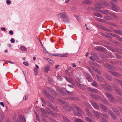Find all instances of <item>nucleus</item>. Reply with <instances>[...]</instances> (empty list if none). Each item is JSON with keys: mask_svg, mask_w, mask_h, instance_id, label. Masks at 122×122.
<instances>
[{"mask_svg": "<svg viewBox=\"0 0 122 122\" xmlns=\"http://www.w3.org/2000/svg\"><path fill=\"white\" fill-rule=\"evenodd\" d=\"M61 103L62 104V105L64 107H65L67 105L68 103L66 102H61Z\"/></svg>", "mask_w": 122, "mask_h": 122, "instance_id": "nucleus-45", "label": "nucleus"}, {"mask_svg": "<svg viewBox=\"0 0 122 122\" xmlns=\"http://www.w3.org/2000/svg\"><path fill=\"white\" fill-rule=\"evenodd\" d=\"M6 3L7 5H10L11 3V1L9 0H7Z\"/></svg>", "mask_w": 122, "mask_h": 122, "instance_id": "nucleus-55", "label": "nucleus"}, {"mask_svg": "<svg viewBox=\"0 0 122 122\" xmlns=\"http://www.w3.org/2000/svg\"><path fill=\"white\" fill-rule=\"evenodd\" d=\"M107 79H108L109 81H111L112 79V77L109 75L107 74L105 75V76Z\"/></svg>", "mask_w": 122, "mask_h": 122, "instance_id": "nucleus-25", "label": "nucleus"}, {"mask_svg": "<svg viewBox=\"0 0 122 122\" xmlns=\"http://www.w3.org/2000/svg\"><path fill=\"white\" fill-rule=\"evenodd\" d=\"M57 79L60 80H61V77L59 75H58L57 76Z\"/></svg>", "mask_w": 122, "mask_h": 122, "instance_id": "nucleus-57", "label": "nucleus"}, {"mask_svg": "<svg viewBox=\"0 0 122 122\" xmlns=\"http://www.w3.org/2000/svg\"><path fill=\"white\" fill-rule=\"evenodd\" d=\"M104 66L107 68H111L112 67L111 65H110L108 64H106L104 65Z\"/></svg>", "mask_w": 122, "mask_h": 122, "instance_id": "nucleus-38", "label": "nucleus"}, {"mask_svg": "<svg viewBox=\"0 0 122 122\" xmlns=\"http://www.w3.org/2000/svg\"><path fill=\"white\" fill-rule=\"evenodd\" d=\"M86 111L88 116L90 117H92V114L91 112L89 110L86 109Z\"/></svg>", "mask_w": 122, "mask_h": 122, "instance_id": "nucleus-20", "label": "nucleus"}, {"mask_svg": "<svg viewBox=\"0 0 122 122\" xmlns=\"http://www.w3.org/2000/svg\"><path fill=\"white\" fill-rule=\"evenodd\" d=\"M110 15H111L115 19H117V15L115 14L114 13H112L111 11V13L110 14Z\"/></svg>", "mask_w": 122, "mask_h": 122, "instance_id": "nucleus-30", "label": "nucleus"}, {"mask_svg": "<svg viewBox=\"0 0 122 122\" xmlns=\"http://www.w3.org/2000/svg\"><path fill=\"white\" fill-rule=\"evenodd\" d=\"M71 99L72 100H74L76 101V100H78L79 99V98L78 97H72L71 98Z\"/></svg>", "mask_w": 122, "mask_h": 122, "instance_id": "nucleus-39", "label": "nucleus"}, {"mask_svg": "<svg viewBox=\"0 0 122 122\" xmlns=\"http://www.w3.org/2000/svg\"><path fill=\"white\" fill-rule=\"evenodd\" d=\"M88 90L90 92H94L97 93L98 92V90L95 89H92L90 87H89L88 88Z\"/></svg>", "mask_w": 122, "mask_h": 122, "instance_id": "nucleus-17", "label": "nucleus"}, {"mask_svg": "<svg viewBox=\"0 0 122 122\" xmlns=\"http://www.w3.org/2000/svg\"><path fill=\"white\" fill-rule=\"evenodd\" d=\"M75 122H84L81 119L77 118L75 120Z\"/></svg>", "mask_w": 122, "mask_h": 122, "instance_id": "nucleus-44", "label": "nucleus"}, {"mask_svg": "<svg viewBox=\"0 0 122 122\" xmlns=\"http://www.w3.org/2000/svg\"><path fill=\"white\" fill-rule=\"evenodd\" d=\"M66 80L69 83H73L74 82L73 79L71 78H67L66 77H64Z\"/></svg>", "mask_w": 122, "mask_h": 122, "instance_id": "nucleus-13", "label": "nucleus"}, {"mask_svg": "<svg viewBox=\"0 0 122 122\" xmlns=\"http://www.w3.org/2000/svg\"><path fill=\"white\" fill-rule=\"evenodd\" d=\"M19 118L18 119L17 121V122H22L23 121V117L21 116L19 117Z\"/></svg>", "mask_w": 122, "mask_h": 122, "instance_id": "nucleus-27", "label": "nucleus"}, {"mask_svg": "<svg viewBox=\"0 0 122 122\" xmlns=\"http://www.w3.org/2000/svg\"><path fill=\"white\" fill-rule=\"evenodd\" d=\"M92 85L96 87L97 86V84L96 82L95 81H94V82L92 83Z\"/></svg>", "mask_w": 122, "mask_h": 122, "instance_id": "nucleus-46", "label": "nucleus"}, {"mask_svg": "<svg viewBox=\"0 0 122 122\" xmlns=\"http://www.w3.org/2000/svg\"><path fill=\"white\" fill-rule=\"evenodd\" d=\"M87 68L88 69V70H89V71L90 72L91 74L93 76H94L93 73L91 71V69L89 67H88Z\"/></svg>", "mask_w": 122, "mask_h": 122, "instance_id": "nucleus-48", "label": "nucleus"}, {"mask_svg": "<svg viewBox=\"0 0 122 122\" xmlns=\"http://www.w3.org/2000/svg\"><path fill=\"white\" fill-rule=\"evenodd\" d=\"M40 110L41 112H43L44 113H46V110L44 108H41L40 109Z\"/></svg>", "mask_w": 122, "mask_h": 122, "instance_id": "nucleus-49", "label": "nucleus"}, {"mask_svg": "<svg viewBox=\"0 0 122 122\" xmlns=\"http://www.w3.org/2000/svg\"><path fill=\"white\" fill-rule=\"evenodd\" d=\"M112 109L113 112L117 115L119 116L120 115V113L118 110L114 107H112Z\"/></svg>", "mask_w": 122, "mask_h": 122, "instance_id": "nucleus-12", "label": "nucleus"}, {"mask_svg": "<svg viewBox=\"0 0 122 122\" xmlns=\"http://www.w3.org/2000/svg\"><path fill=\"white\" fill-rule=\"evenodd\" d=\"M48 91L50 93L54 96H55L56 94V92L53 89L49 87L47 88Z\"/></svg>", "mask_w": 122, "mask_h": 122, "instance_id": "nucleus-8", "label": "nucleus"}, {"mask_svg": "<svg viewBox=\"0 0 122 122\" xmlns=\"http://www.w3.org/2000/svg\"><path fill=\"white\" fill-rule=\"evenodd\" d=\"M102 3V1L101 2V3H98L97 4V7H95V10L98 11V10H97V8L100 9L101 8H103L102 5L103 3Z\"/></svg>", "mask_w": 122, "mask_h": 122, "instance_id": "nucleus-7", "label": "nucleus"}, {"mask_svg": "<svg viewBox=\"0 0 122 122\" xmlns=\"http://www.w3.org/2000/svg\"><path fill=\"white\" fill-rule=\"evenodd\" d=\"M102 2L103 4L107 7H109L110 5L108 3L103 1H102Z\"/></svg>", "mask_w": 122, "mask_h": 122, "instance_id": "nucleus-42", "label": "nucleus"}, {"mask_svg": "<svg viewBox=\"0 0 122 122\" xmlns=\"http://www.w3.org/2000/svg\"><path fill=\"white\" fill-rule=\"evenodd\" d=\"M101 121L102 122H109L107 121L104 118H103L102 119Z\"/></svg>", "mask_w": 122, "mask_h": 122, "instance_id": "nucleus-50", "label": "nucleus"}, {"mask_svg": "<svg viewBox=\"0 0 122 122\" xmlns=\"http://www.w3.org/2000/svg\"><path fill=\"white\" fill-rule=\"evenodd\" d=\"M23 64L27 66H28L29 65L28 62L27 61L25 62H23Z\"/></svg>", "mask_w": 122, "mask_h": 122, "instance_id": "nucleus-54", "label": "nucleus"}, {"mask_svg": "<svg viewBox=\"0 0 122 122\" xmlns=\"http://www.w3.org/2000/svg\"><path fill=\"white\" fill-rule=\"evenodd\" d=\"M100 28L101 29H102V30H105V31H108L109 32H111V30H110L107 29L106 28L104 27L103 26H100Z\"/></svg>", "mask_w": 122, "mask_h": 122, "instance_id": "nucleus-26", "label": "nucleus"}, {"mask_svg": "<svg viewBox=\"0 0 122 122\" xmlns=\"http://www.w3.org/2000/svg\"><path fill=\"white\" fill-rule=\"evenodd\" d=\"M67 18H64L63 19V20L64 22L65 23H67L69 22V19H68V17L67 16Z\"/></svg>", "mask_w": 122, "mask_h": 122, "instance_id": "nucleus-33", "label": "nucleus"}, {"mask_svg": "<svg viewBox=\"0 0 122 122\" xmlns=\"http://www.w3.org/2000/svg\"><path fill=\"white\" fill-rule=\"evenodd\" d=\"M74 114L75 115L79 116L81 117L82 116L81 114L80 113L77 112H74Z\"/></svg>", "mask_w": 122, "mask_h": 122, "instance_id": "nucleus-40", "label": "nucleus"}, {"mask_svg": "<svg viewBox=\"0 0 122 122\" xmlns=\"http://www.w3.org/2000/svg\"><path fill=\"white\" fill-rule=\"evenodd\" d=\"M82 3L84 4H90L92 3V2L91 1L85 0L83 1Z\"/></svg>", "mask_w": 122, "mask_h": 122, "instance_id": "nucleus-21", "label": "nucleus"}, {"mask_svg": "<svg viewBox=\"0 0 122 122\" xmlns=\"http://www.w3.org/2000/svg\"><path fill=\"white\" fill-rule=\"evenodd\" d=\"M99 11L105 15H110L111 13V11L108 10H99Z\"/></svg>", "mask_w": 122, "mask_h": 122, "instance_id": "nucleus-5", "label": "nucleus"}, {"mask_svg": "<svg viewBox=\"0 0 122 122\" xmlns=\"http://www.w3.org/2000/svg\"><path fill=\"white\" fill-rule=\"evenodd\" d=\"M96 49L97 50L101 51H105L104 49L102 47L98 46L96 47Z\"/></svg>", "mask_w": 122, "mask_h": 122, "instance_id": "nucleus-18", "label": "nucleus"}, {"mask_svg": "<svg viewBox=\"0 0 122 122\" xmlns=\"http://www.w3.org/2000/svg\"><path fill=\"white\" fill-rule=\"evenodd\" d=\"M76 108L77 110V111L81 112V110L78 107H76Z\"/></svg>", "mask_w": 122, "mask_h": 122, "instance_id": "nucleus-58", "label": "nucleus"}, {"mask_svg": "<svg viewBox=\"0 0 122 122\" xmlns=\"http://www.w3.org/2000/svg\"><path fill=\"white\" fill-rule=\"evenodd\" d=\"M110 3L112 5V9L113 10L116 12H118L119 11V8L118 6L113 2H112Z\"/></svg>", "mask_w": 122, "mask_h": 122, "instance_id": "nucleus-2", "label": "nucleus"}, {"mask_svg": "<svg viewBox=\"0 0 122 122\" xmlns=\"http://www.w3.org/2000/svg\"><path fill=\"white\" fill-rule=\"evenodd\" d=\"M86 120L88 121L89 122H93L92 120L89 118L87 117H86L85 118Z\"/></svg>", "mask_w": 122, "mask_h": 122, "instance_id": "nucleus-41", "label": "nucleus"}, {"mask_svg": "<svg viewBox=\"0 0 122 122\" xmlns=\"http://www.w3.org/2000/svg\"><path fill=\"white\" fill-rule=\"evenodd\" d=\"M110 35L112 36H113V37H116V38H117V37H118V36L117 35H116L115 34H113L112 33H110Z\"/></svg>", "mask_w": 122, "mask_h": 122, "instance_id": "nucleus-47", "label": "nucleus"}, {"mask_svg": "<svg viewBox=\"0 0 122 122\" xmlns=\"http://www.w3.org/2000/svg\"><path fill=\"white\" fill-rule=\"evenodd\" d=\"M85 76L86 78L89 81H91L92 78L89 75L86 74Z\"/></svg>", "mask_w": 122, "mask_h": 122, "instance_id": "nucleus-19", "label": "nucleus"}, {"mask_svg": "<svg viewBox=\"0 0 122 122\" xmlns=\"http://www.w3.org/2000/svg\"><path fill=\"white\" fill-rule=\"evenodd\" d=\"M76 84L77 86L81 89H84L86 88V87L85 86L81 84H79L77 82Z\"/></svg>", "mask_w": 122, "mask_h": 122, "instance_id": "nucleus-14", "label": "nucleus"}, {"mask_svg": "<svg viewBox=\"0 0 122 122\" xmlns=\"http://www.w3.org/2000/svg\"><path fill=\"white\" fill-rule=\"evenodd\" d=\"M57 17L59 18H61L63 19L64 18H67V16L66 15L65 10H62L60 13L58 14L57 15Z\"/></svg>", "mask_w": 122, "mask_h": 122, "instance_id": "nucleus-1", "label": "nucleus"}, {"mask_svg": "<svg viewBox=\"0 0 122 122\" xmlns=\"http://www.w3.org/2000/svg\"><path fill=\"white\" fill-rule=\"evenodd\" d=\"M9 33L10 34L12 35L13 34V32L12 30H10L9 32Z\"/></svg>", "mask_w": 122, "mask_h": 122, "instance_id": "nucleus-63", "label": "nucleus"}, {"mask_svg": "<svg viewBox=\"0 0 122 122\" xmlns=\"http://www.w3.org/2000/svg\"><path fill=\"white\" fill-rule=\"evenodd\" d=\"M46 79L49 81H51V78L48 77L47 76L46 77Z\"/></svg>", "mask_w": 122, "mask_h": 122, "instance_id": "nucleus-53", "label": "nucleus"}, {"mask_svg": "<svg viewBox=\"0 0 122 122\" xmlns=\"http://www.w3.org/2000/svg\"><path fill=\"white\" fill-rule=\"evenodd\" d=\"M105 94L107 97H109L110 98L111 102H114L115 101V99L113 98L112 96L110 94L107 92H106Z\"/></svg>", "mask_w": 122, "mask_h": 122, "instance_id": "nucleus-3", "label": "nucleus"}, {"mask_svg": "<svg viewBox=\"0 0 122 122\" xmlns=\"http://www.w3.org/2000/svg\"><path fill=\"white\" fill-rule=\"evenodd\" d=\"M46 60L49 63L51 64H53L54 62L53 61L49 58H46Z\"/></svg>", "mask_w": 122, "mask_h": 122, "instance_id": "nucleus-34", "label": "nucleus"}, {"mask_svg": "<svg viewBox=\"0 0 122 122\" xmlns=\"http://www.w3.org/2000/svg\"><path fill=\"white\" fill-rule=\"evenodd\" d=\"M50 66L49 65H47L45 66L43 68V71L44 72L48 73L50 70Z\"/></svg>", "mask_w": 122, "mask_h": 122, "instance_id": "nucleus-6", "label": "nucleus"}, {"mask_svg": "<svg viewBox=\"0 0 122 122\" xmlns=\"http://www.w3.org/2000/svg\"><path fill=\"white\" fill-rule=\"evenodd\" d=\"M34 73L35 75H37L38 73V71L37 69H36V68H34L33 69Z\"/></svg>", "mask_w": 122, "mask_h": 122, "instance_id": "nucleus-37", "label": "nucleus"}, {"mask_svg": "<svg viewBox=\"0 0 122 122\" xmlns=\"http://www.w3.org/2000/svg\"><path fill=\"white\" fill-rule=\"evenodd\" d=\"M91 104L95 109L98 110L99 109V107L95 102H91Z\"/></svg>", "mask_w": 122, "mask_h": 122, "instance_id": "nucleus-10", "label": "nucleus"}, {"mask_svg": "<svg viewBox=\"0 0 122 122\" xmlns=\"http://www.w3.org/2000/svg\"><path fill=\"white\" fill-rule=\"evenodd\" d=\"M97 77L98 80L99 81H103L104 80V79L102 76L97 75Z\"/></svg>", "mask_w": 122, "mask_h": 122, "instance_id": "nucleus-24", "label": "nucleus"}, {"mask_svg": "<svg viewBox=\"0 0 122 122\" xmlns=\"http://www.w3.org/2000/svg\"><path fill=\"white\" fill-rule=\"evenodd\" d=\"M27 51V48L25 46H23V51Z\"/></svg>", "mask_w": 122, "mask_h": 122, "instance_id": "nucleus-64", "label": "nucleus"}, {"mask_svg": "<svg viewBox=\"0 0 122 122\" xmlns=\"http://www.w3.org/2000/svg\"><path fill=\"white\" fill-rule=\"evenodd\" d=\"M43 92L45 95L49 99L52 98V97L50 96L45 90H44Z\"/></svg>", "mask_w": 122, "mask_h": 122, "instance_id": "nucleus-15", "label": "nucleus"}, {"mask_svg": "<svg viewBox=\"0 0 122 122\" xmlns=\"http://www.w3.org/2000/svg\"><path fill=\"white\" fill-rule=\"evenodd\" d=\"M92 112L97 118H98L99 116L101 115V113L99 112L95 111L94 110H92Z\"/></svg>", "mask_w": 122, "mask_h": 122, "instance_id": "nucleus-4", "label": "nucleus"}, {"mask_svg": "<svg viewBox=\"0 0 122 122\" xmlns=\"http://www.w3.org/2000/svg\"><path fill=\"white\" fill-rule=\"evenodd\" d=\"M114 33H117L118 34L121 35L122 34V32L119 30H113Z\"/></svg>", "mask_w": 122, "mask_h": 122, "instance_id": "nucleus-32", "label": "nucleus"}, {"mask_svg": "<svg viewBox=\"0 0 122 122\" xmlns=\"http://www.w3.org/2000/svg\"><path fill=\"white\" fill-rule=\"evenodd\" d=\"M36 119L37 120L39 121L40 120L39 119V117L38 115L37 114H36Z\"/></svg>", "mask_w": 122, "mask_h": 122, "instance_id": "nucleus-59", "label": "nucleus"}, {"mask_svg": "<svg viewBox=\"0 0 122 122\" xmlns=\"http://www.w3.org/2000/svg\"><path fill=\"white\" fill-rule=\"evenodd\" d=\"M10 41L12 43H14L15 42V40L13 38H12L10 40Z\"/></svg>", "mask_w": 122, "mask_h": 122, "instance_id": "nucleus-62", "label": "nucleus"}, {"mask_svg": "<svg viewBox=\"0 0 122 122\" xmlns=\"http://www.w3.org/2000/svg\"><path fill=\"white\" fill-rule=\"evenodd\" d=\"M97 17L101 18L102 17V16L100 13H96L94 14Z\"/></svg>", "mask_w": 122, "mask_h": 122, "instance_id": "nucleus-35", "label": "nucleus"}, {"mask_svg": "<svg viewBox=\"0 0 122 122\" xmlns=\"http://www.w3.org/2000/svg\"><path fill=\"white\" fill-rule=\"evenodd\" d=\"M100 105L101 106V108H102V110L104 111H106L107 110V108L106 106L101 104H100Z\"/></svg>", "mask_w": 122, "mask_h": 122, "instance_id": "nucleus-22", "label": "nucleus"}, {"mask_svg": "<svg viewBox=\"0 0 122 122\" xmlns=\"http://www.w3.org/2000/svg\"><path fill=\"white\" fill-rule=\"evenodd\" d=\"M44 52V53H48L47 51L46 50V49L44 48L43 49Z\"/></svg>", "mask_w": 122, "mask_h": 122, "instance_id": "nucleus-61", "label": "nucleus"}, {"mask_svg": "<svg viewBox=\"0 0 122 122\" xmlns=\"http://www.w3.org/2000/svg\"><path fill=\"white\" fill-rule=\"evenodd\" d=\"M114 87L115 89V91L118 94L120 95L122 93L121 92L120 90L117 86H114Z\"/></svg>", "mask_w": 122, "mask_h": 122, "instance_id": "nucleus-16", "label": "nucleus"}, {"mask_svg": "<svg viewBox=\"0 0 122 122\" xmlns=\"http://www.w3.org/2000/svg\"><path fill=\"white\" fill-rule=\"evenodd\" d=\"M111 73L112 75L115 76H119L120 75V74L115 72H111Z\"/></svg>", "mask_w": 122, "mask_h": 122, "instance_id": "nucleus-29", "label": "nucleus"}, {"mask_svg": "<svg viewBox=\"0 0 122 122\" xmlns=\"http://www.w3.org/2000/svg\"><path fill=\"white\" fill-rule=\"evenodd\" d=\"M117 82L119 83L122 86V81L117 79L116 80Z\"/></svg>", "mask_w": 122, "mask_h": 122, "instance_id": "nucleus-56", "label": "nucleus"}, {"mask_svg": "<svg viewBox=\"0 0 122 122\" xmlns=\"http://www.w3.org/2000/svg\"><path fill=\"white\" fill-rule=\"evenodd\" d=\"M69 53H66L61 54L60 56V57H66L69 55Z\"/></svg>", "mask_w": 122, "mask_h": 122, "instance_id": "nucleus-23", "label": "nucleus"}, {"mask_svg": "<svg viewBox=\"0 0 122 122\" xmlns=\"http://www.w3.org/2000/svg\"><path fill=\"white\" fill-rule=\"evenodd\" d=\"M62 118L64 120V122H71L70 120H68L66 117L63 116Z\"/></svg>", "mask_w": 122, "mask_h": 122, "instance_id": "nucleus-31", "label": "nucleus"}, {"mask_svg": "<svg viewBox=\"0 0 122 122\" xmlns=\"http://www.w3.org/2000/svg\"><path fill=\"white\" fill-rule=\"evenodd\" d=\"M104 18L108 20H110L112 19V18L109 16H106L104 17Z\"/></svg>", "mask_w": 122, "mask_h": 122, "instance_id": "nucleus-36", "label": "nucleus"}, {"mask_svg": "<svg viewBox=\"0 0 122 122\" xmlns=\"http://www.w3.org/2000/svg\"><path fill=\"white\" fill-rule=\"evenodd\" d=\"M117 38L119 40L122 41V38L121 37H119L118 36V37Z\"/></svg>", "mask_w": 122, "mask_h": 122, "instance_id": "nucleus-60", "label": "nucleus"}, {"mask_svg": "<svg viewBox=\"0 0 122 122\" xmlns=\"http://www.w3.org/2000/svg\"><path fill=\"white\" fill-rule=\"evenodd\" d=\"M92 69L94 70L99 75H100L101 74L100 73L99 71V70L97 69V68H95V67L93 66H91Z\"/></svg>", "mask_w": 122, "mask_h": 122, "instance_id": "nucleus-28", "label": "nucleus"}, {"mask_svg": "<svg viewBox=\"0 0 122 122\" xmlns=\"http://www.w3.org/2000/svg\"><path fill=\"white\" fill-rule=\"evenodd\" d=\"M108 114L111 115L112 118L113 119H116V116L114 115L111 111H109L108 112Z\"/></svg>", "mask_w": 122, "mask_h": 122, "instance_id": "nucleus-9", "label": "nucleus"}, {"mask_svg": "<svg viewBox=\"0 0 122 122\" xmlns=\"http://www.w3.org/2000/svg\"><path fill=\"white\" fill-rule=\"evenodd\" d=\"M104 100H102V102L104 103L105 104H108V102H107L106 100H105L104 99Z\"/></svg>", "mask_w": 122, "mask_h": 122, "instance_id": "nucleus-51", "label": "nucleus"}, {"mask_svg": "<svg viewBox=\"0 0 122 122\" xmlns=\"http://www.w3.org/2000/svg\"><path fill=\"white\" fill-rule=\"evenodd\" d=\"M102 116L103 117L107 118H108V115L107 114H102Z\"/></svg>", "mask_w": 122, "mask_h": 122, "instance_id": "nucleus-52", "label": "nucleus"}, {"mask_svg": "<svg viewBox=\"0 0 122 122\" xmlns=\"http://www.w3.org/2000/svg\"><path fill=\"white\" fill-rule=\"evenodd\" d=\"M96 20L99 22H101L102 23H103L104 22V20L102 19L99 18H97L96 19Z\"/></svg>", "mask_w": 122, "mask_h": 122, "instance_id": "nucleus-43", "label": "nucleus"}, {"mask_svg": "<svg viewBox=\"0 0 122 122\" xmlns=\"http://www.w3.org/2000/svg\"><path fill=\"white\" fill-rule=\"evenodd\" d=\"M103 86L104 88L107 90H110L112 89L111 87L107 84L104 85Z\"/></svg>", "mask_w": 122, "mask_h": 122, "instance_id": "nucleus-11", "label": "nucleus"}]
</instances>
